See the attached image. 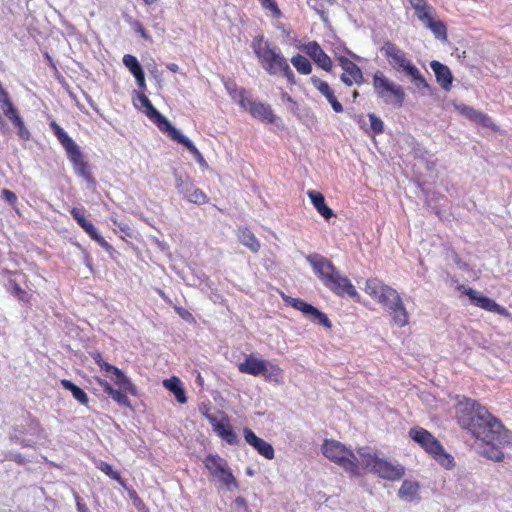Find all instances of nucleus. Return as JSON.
Listing matches in <instances>:
<instances>
[{
  "instance_id": "7",
  "label": "nucleus",
  "mask_w": 512,
  "mask_h": 512,
  "mask_svg": "<svg viewBox=\"0 0 512 512\" xmlns=\"http://www.w3.org/2000/svg\"><path fill=\"white\" fill-rule=\"evenodd\" d=\"M54 135L66 152L67 158L71 162L75 173L85 179L88 183H94V177L91 173L89 163L84 159V155L78 144L64 131V129L55 121L49 123Z\"/></svg>"
},
{
  "instance_id": "25",
  "label": "nucleus",
  "mask_w": 512,
  "mask_h": 512,
  "mask_svg": "<svg viewBox=\"0 0 512 512\" xmlns=\"http://www.w3.org/2000/svg\"><path fill=\"white\" fill-rule=\"evenodd\" d=\"M392 318V323L402 328L409 323V314L405 308L403 300L400 297L396 299L390 306L386 308Z\"/></svg>"
},
{
  "instance_id": "52",
  "label": "nucleus",
  "mask_w": 512,
  "mask_h": 512,
  "mask_svg": "<svg viewBox=\"0 0 512 512\" xmlns=\"http://www.w3.org/2000/svg\"><path fill=\"white\" fill-rule=\"evenodd\" d=\"M357 96H358V92H357V91H355V92L353 93V97H354V98H356Z\"/></svg>"
},
{
  "instance_id": "27",
  "label": "nucleus",
  "mask_w": 512,
  "mask_h": 512,
  "mask_svg": "<svg viewBox=\"0 0 512 512\" xmlns=\"http://www.w3.org/2000/svg\"><path fill=\"white\" fill-rule=\"evenodd\" d=\"M420 483L414 480H404L398 490V496L406 501L419 500Z\"/></svg>"
},
{
  "instance_id": "40",
  "label": "nucleus",
  "mask_w": 512,
  "mask_h": 512,
  "mask_svg": "<svg viewBox=\"0 0 512 512\" xmlns=\"http://www.w3.org/2000/svg\"><path fill=\"white\" fill-rule=\"evenodd\" d=\"M371 130L373 134H381L384 130V123L383 121L377 117L374 113L368 114Z\"/></svg>"
},
{
  "instance_id": "26",
  "label": "nucleus",
  "mask_w": 512,
  "mask_h": 512,
  "mask_svg": "<svg viewBox=\"0 0 512 512\" xmlns=\"http://www.w3.org/2000/svg\"><path fill=\"white\" fill-rule=\"evenodd\" d=\"M430 67L433 70L436 80L444 90H449L452 85L453 76L450 69L439 61H432Z\"/></svg>"
},
{
  "instance_id": "36",
  "label": "nucleus",
  "mask_w": 512,
  "mask_h": 512,
  "mask_svg": "<svg viewBox=\"0 0 512 512\" xmlns=\"http://www.w3.org/2000/svg\"><path fill=\"white\" fill-rule=\"evenodd\" d=\"M123 64L132 75L143 70L137 58L131 54H126L123 56Z\"/></svg>"
},
{
  "instance_id": "29",
  "label": "nucleus",
  "mask_w": 512,
  "mask_h": 512,
  "mask_svg": "<svg viewBox=\"0 0 512 512\" xmlns=\"http://www.w3.org/2000/svg\"><path fill=\"white\" fill-rule=\"evenodd\" d=\"M237 236L240 243L246 246L253 253H257L260 250L261 244L255 234L249 228H239Z\"/></svg>"
},
{
  "instance_id": "39",
  "label": "nucleus",
  "mask_w": 512,
  "mask_h": 512,
  "mask_svg": "<svg viewBox=\"0 0 512 512\" xmlns=\"http://www.w3.org/2000/svg\"><path fill=\"white\" fill-rule=\"evenodd\" d=\"M457 110L459 111V113L465 117H467L469 120L475 122L480 111L474 109L473 107L471 106H468V105H465V104H461L459 106H457Z\"/></svg>"
},
{
  "instance_id": "34",
  "label": "nucleus",
  "mask_w": 512,
  "mask_h": 512,
  "mask_svg": "<svg viewBox=\"0 0 512 512\" xmlns=\"http://www.w3.org/2000/svg\"><path fill=\"white\" fill-rule=\"evenodd\" d=\"M487 448H485L482 452V455L494 462H501L504 459V453L500 449L502 447L498 443L486 444Z\"/></svg>"
},
{
  "instance_id": "6",
  "label": "nucleus",
  "mask_w": 512,
  "mask_h": 512,
  "mask_svg": "<svg viewBox=\"0 0 512 512\" xmlns=\"http://www.w3.org/2000/svg\"><path fill=\"white\" fill-rule=\"evenodd\" d=\"M380 52L391 69L397 73L404 74L418 89H428L429 84L414 65L408 54L396 43L386 40L380 47Z\"/></svg>"
},
{
  "instance_id": "38",
  "label": "nucleus",
  "mask_w": 512,
  "mask_h": 512,
  "mask_svg": "<svg viewBox=\"0 0 512 512\" xmlns=\"http://www.w3.org/2000/svg\"><path fill=\"white\" fill-rule=\"evenodd\" d=\"M12 294L17 297L19 301L28 303L31 300V295L25 291L16 281L11 282Z\"/></svg>"
},
{
  "instance_id": "45",
  "label": "nucleus",
  "mask_w": 512,
  "mask_h": 512,
  "mask_svg": "<svg viewBox=\"0 0 512 512\" xmlns=\"http://www.w3.org/2000/svg\"><path fill=\"white\" fill-rule=\"evenodd\" d=\"M133 76L135 77L139 91L145 92V90L147 89V86H146L144 71L141 70V71L135 73Z\"/></svg>"
},
{
  "instance_id": "8",
  "label": "nucleus",
  "mask_w": 512,
  "mask_h": 512,
  "mask_svg": "<svg viewBox=\"0 0 512 512\" xmlns=\"http://www.w3.org/2000/svg\"><path fill=\"white\" fill-rule=\"evenodd\" d=\"M408 435L442 468L451 470L455 467L454 457L445 450L441 442L427 429L414 426L409 429Z\"/></svg>"
},
{
  "instance_id": "48",
  "label": "nucleus",
  "mask_w": 512,
  "mask_h": 512,
  "mask_svg": "<svg viewBox=\"0 0 512 512\" xmlns=\"http://www.w3.org/2000/svg\"><path fill=\"white\" fill-rule=\"evenodd\" d=\"M134 29L137 33L140 34V36L142 38L149 39V35H148L147 31L145 30V28L143 27V25L140 22H138V21L135 22Z\"/></svg>"
},
{
  "instance_id": "9",
  "label": "nucleus",
  "mask_w": 512,
  "mask_h": 512,
  "mask_svg": "<svg viewBox=\"0 0 512 512\" xmlns=\"http://www.w3.org/2000/svg\"><path fill=\"white\" fill-rule=\"evenodd\" d=\"M357 454L361 458V473L363 469H369L379 478L388 481H398L405 475L403 465L380 458L376 452H371L365 447L358 448Z\"/></svg>"
},
{
  "instance_id": "16",
  "label": "nucleus",
  "mask_w": 512,
  "mask_h": 512,
  "mask_svg": "<svg viewBox=\"0 0 512 512\" xmlns=\"http://www.w3.org/2000/svg\"><path fill=\"white\" fill-rule=\"evenodd\" d=\"M205 418L211 424L213 431L230 445H236L239 442L237 434L234 432L228 415L223 411H218L217 415L204 413Z\"/></svg>"
},
{
  "instance_id": "49",
  "label": "nucleus",
  "mask_w": 512,
  "mask_h": 512,
  "mask_svg": "<svg viewBox=\"0 0 512 512\" xmlns=\"http://www.w3.org/2000/svg\"><path fill=\"white\" fill-rule=\"evenodd\" d=\"M167 69L170 70L171 72L176 73L179 70V66L176 63H169V64H167Z\"/></svg>"
},
{
  "instance_id": "42",
  "label": "nucleus",
  "mask_w": 512,
  "mask_h": 512,
  "mask_svg": "<svg viewBox=\"0 0 512 512\" xmlns=\"http://www.w3.org/2000/svg\"><path fill=\"white\" fill-rule=\"evenodd\" d=\"M475 122L482 125L483 127L490 128L493 131H498V127L493 123L492 119L481 111Z\"/></svg>"
},
{
  "instance_id": "17",
  "label": "nucleus",
  "mask_w": 512,
  "mask_h": 512,
  "mask_svg": "<svg viewBox=\"0 0 512 512\" xmlns=\"http://www.w3.org/2000/svg\"><path fill=\"white\" fill-rule=\"evenodd\" d=\"M457 289L462 294H465L466 296H468V298L470 299L472 304H474L475 306H477L483 310H486L488 312L496 313V314L504 316V317L510 316L509 311L504 306H501L493 299L480 294L477 290H475L471 287H466L464 285H459L457 287Z\"/></svg>"
},
{
  "instance_id": "32",
  "label": "nucleus",
  "mask_w": 512,
  "mask_h": 512,
  "mask_svg": "<svg viewBox=\"0 0 512 512\" xmlns=\"http://www.w3.org/2000/svg\"><path fill=\"white\" fill-rule=\"evenodd\" d=\"M96 468L103 472L109 478L117 481L122 487H125V481L121 477L120 472L113 469V466L105 461L99 460L96 462Z\"/></svg>"
},
{
  "instance_id": "22",
  "label": "nucleus",
  "mask_w": 512,
  "mask_h": 512,
  "mask_svg": "<svg viewBox=\"0 0 512 512\" xmlns=\"http://www.w3.org/2000/svg\"><path fill=\"white\" fill-rule=\"evenodd\" d=\"M242 108L248 111L252 117L262 122L273 124L277 119L269 104L255 101L251 97L247 99Z\"/></svg>"
},
{
  "instance_id": "13",
  "label": "nucleus",
  "mask_w": 512,
  "mask_h": 512,
  "mask_svg": "<svg viewBox=\"0 0 512 512\" xmlns=\"http://www.w3.org/2000/svg\"><path fill=\"white\" fill-rule=\"evenodd\" d=\"M373 88L377 96L388 105L402 107L405 101L404 89L392 82L382 71H376L372 78Z\"/></svg>"
},
{
  "instance_id": "35",
  "label": "nucleus",
  "mask_w": 512,
  "mask_h": 512,
  "mask_svg": "<svg viewBox=\"0 0 512 512\" xmlns=\"http://www.w3.org/2000/svg\"><path fill=\"white\" fill-rule=\"evenodd\" d=\"M253 448L256 449L257 452L264 456L266 459L272 460L275 456L273 446L262 438Z\"/></svg>"
},
{
  "instance_id": "11",
  "label": "nucleus",
  "mask_w": 512,
  "mask_h": 512,
  "mask_svg": "<svg viewBox=\"0 0 512 512\" xmlns=\"http://www.w3.org/2000/svg\"><path fill=\"white\" fill-rule=\"evenodd\" d=\"M238 370L243 374L262 376L266 381L277 384L281 383L283 378V370L278 364L259 359L253 354L248 355L238 364Z\"/></svg>"
},
{
  "instance_id": "44",
  "label": "nucleus",
  "mask_w": 512,
  "mask_h": 512,
  "mask_svg": "<svg viewBox=\"0 0 512 512\" xmlns=\"http://www.w3.org/2000/svg\"><path fill=\"white\" fill-rule=\"evenodd\" d=\"M316 211L326 220L329 221L331 218L335 217V213L333 210L325 204L321 205Z\"/></svg>"
},
{
  "instance_id": "24",
  "label": "nucleus",
  "mask_w": 512,
  "mask_h": 512,
  "mask_svg": "<svg viewBox=\"0 0 512 512\" xmlns=\"http://www.w3.org/2000/svg\"><path fill=\"white\" fill-rule=\"evenodd\" d=\"M310 82L312 83L314 88L316 90H318L319 93L326 98V100L330 103L334 112H336V113L343 112L342 104L337 100V98L334 94V91L331 89L330 85L326 81H324V80L320 79L318 76L314 75L310 78Z\"/></svg>"
},
{
  "instance_id": "15",
  "label": "nucleus",
  "mask_w": 512,
  "mask_h": 512,
  "mask_svg": "<svg viewBox=\"0 0 512 512\" xmlns=\"http://www.w3.org/2000/svg\"><path fill=\"white\" fill-rule=\"evenodd\" d=\"M364 290L373 300L385 308L400 297V294L394 288L378 278L367 279Z\"/></svg>"
},
{
  "instance_id": "47",
  "label": "nucleus",
  "mask_w": 512,
  "mask_h": 512,
  "mask_svg": "<svg viewBox=\"0 0 512 512\" xmlns=\"http://www.w3.org/2000/svg\"><path fill=\"white\" fill-rule=\"evenodd\" d=\"M175 311L182 319L186 321L193 320V315L187 309L183 307H175Z\"/></svg>"
},
{
  "instance_id": "14",
  "label": "nucleus",
  "mask_w": 512,
  "mask_h": 512,
  "mask_svg": "<svg viewBox=\"0 0 512 512\" xmlns=\"http://www.w3.org/2000/svg\"><path fill=\"white\" fill-rule=\"evenodd\" d=\"M203 464L209 476L218 480L228 490L239 487L238 481L233 475L228 462L218 454H208L203 459Z\"/></svg>"
},
{
  "instance_id": "3",
  "label": "nucleus",
  "mask_w": 512,
  "mask_h": 512,
  "mask_svg": "<svg viewBox=\"0 0 512 512\" xmlns=\"http://www.w3.org/2000/svg\"><path fill=\"white\" fill-rule=\"evenodd\" d=\"M251 48L258 63L268 75H281L288 83L295 84L294 72L278 46L273 45L260 34L252 39Z\"/></svg>"
},
{
  "instance_id": "30",
  "label": "nucleus",
  "mask_w": 512,
  "mask_h": 512,
  "mask_svg": "<svg viewBox=\"0 0 512 512\" xmlns=\"http://www.w3.org/2000/svg\"><path fill=\"white\" fill-rule=\"evenodd\" d=\"M224 85L230 97L242 107L249 98L248 92L244 88L238 87L235 81H226Z\"/></svg>"
},
{
  "instance_id": "12",
  "label": "nucleus",
  "mask_w": 512,
  "mask_h": 512,
  "mask_svg": "<svg viewBox=\"0 0 512 512\" xmlns=\"http://www.w3.org/2000/svg\"><path fill=\"white\" fill-rule=\"evenodd\" d=\"M408 2L413 8L417 19L431 30L435 38L446 42L448 40L446 24L434 18V7L430 5L427 0H408Z\"/></svg>"
},
{
  "instance_id": "28",
  "label": "nucleus",
  "mask_w": 512,
  "mask_h": 512,
  "mask_svg": "<svg viewBox=\"0 0 512 512\" xmlns=\"http://www.w3.org/2000/svg\"><path fill=\"white\" fill-rule=\"evenodd\" d=\"M163 386L166 389H168L171 393H173L176 400L180 404H185L187 402L185 389L183 388L182 382L178 377L172 376L169 379L163 380Z\"/></svg>"
},
{
  "instance_id": "37",
  "label": "nucleus",
  "mask_w": 512,
  "mask_h": 512,
  "mask_svg": "<svg viewBox=\"0 0 512 512\" xmlns=\"http://www.w3.org/2000/svg\"><path fill=\"white\" fill-rule=\"evenodd\" d=\"M261 7L271 13L274 18H280L282 12L275 0H258Z\"/></svg>"
},
{
  "instance_id": "33",
  "label": "nucleus",
  "mask_w": 512,
  "mask_h": 512,
  "mask_svg": "<svg viewBox=\"0 0 512 512\" xmlns=\"http://www.w3.org/2000/svg\"><path fill=\"white\" fill-rule=\"evenodd\" d=\"M291 63L298 73L302 75H309L312 72V65L310 61L301 54H296L291 58Z\"/></svg>"
},
{
  "instance_id": "2",
  "label": "nucleus",
  "mask_w": 512,
  "mask_h": 512,
  "mask_svg": "<svg viewBox=\"0 0 512 512\" xmlns=\"http://www.w3.org/2000/svg\"><path fill=\"white\" fill-rule=\"evenodd\" d=\"M94 362L99 366L101 371L106 372L111 380L118 387L115 389L110 382L100 377H95V381L103 388L104 392L109 395L113 401L123 407L131 408V402L128 394L137 396L138 391L136 385L125 375L118 367L106 362L100 352L91 354Z\"/></svg>"
},
{
  "instance_id": "18",
  "label": "nucleus",
  "mask_w": 512,
  "mask_h": 512,
  "mask_svg": "<svg viewBox=\"0 0 512 512\" xmlns=\"http://www.w3.org/2000/svg\"><path fill=\"white\" fill-rule=\"evenodd\" d=\"M175 186L183 198L190 203L203 205L209 201V198L205 192L197 188L189 176H177L175 180Z\"/></svg>"
},
{
  "instance_id": "5",
  "label": "nucleus",
  "mask_w": 512,
  "mask_h": 512,
  "mask_svg": "<svg viewBox=\"0 0 512 512\" xmlns=\"http://www.w3.org/2000/svg\"><path fill=\"white\" fill-rule=\"evenodd\" d=\"M136 97L134 105L137 108H145V115L157 125L160 131L166 133L172 140L182 144L196 159L198 163H203L204 157L197 147L182 133L176 129L152 104L149 98L142 91H135Z\"/></svg>"
},
{
  "instance_id": "43",
  "label": "nucleus",
  "mask_w": 512,
  "mask_h": 512,
  "mask_svg": "<svg viewBox=\"0 0 512 512\" xmlns=\"http://www.w3.org/2000/svg\"><path fill=\"white\" fill-rule=\"evenodd\" d=\"M244 437H245V441L251 445V446H256V444L261 440L260 437H258L251 429L249 428H245L244 429Z\"/></svg>"
},
{
  "instance_id": "50",
  "label": "nucleus",
  "mask_w": 512,
  "mask_h": 512,
  "mask_svg": "<svg viewBox=\"0 0 512 512\" xmlns=\"http://www.w3.org/2000/svg\"><path fill=\"white\" fill-rule=\"evenodd\" d=\"M77 508L79 512H88V508L85 504L77 502Z\"/></svg>"
},
{
  "instance_id": "23",
  "label": "nucleus",
  "mask_w": 512,
  "mask_h": 512,
  "mask_svg": "<svg viewBox=\"0 0 512 512\" xmlns=\"http://www.w3.org/2000/svg\"><path fill=\"white\" fill-rule=\"evenodd\" d=\"M306 54L314 63L326 72H331L333 62L330 56L322 49L317 41H310L304 46Z\"/></svg>"
},
{
  "instance_id": "31",
  "label": "nucleus",
  "mask_w": 512,
  "mask_h": 512,
  "mask_svg": "<svg viewBox=\"0 0 512 512\" xmlns=\"http://www.w3.org/2000/svg\"><path fill=\"white\" fill-rule=\"evenodd\" d=\"M62 387L72 393V396L82 405H87L89 403V397L87 393L75 385L72 381L68 379H62L60 381Z\"/></svg>"
},
{
  "instance_id": "10",
  "label": "nucleus",
  "mask_w": 512,
  "mask_h": 512,
  "mask_svg": "<svg viewBox=\"0 0 512 512\" xmlns=\"http://www.w3.org/2000/svg\"><path fill=\"white\" fill-rule=\"evenodd\" d=\"M323 455L351 476H361V465L356 454L340 441L325 439L321 445Z\"/></svg>"
},
{
  "instance_id": "20",
  "label": "nucleus",
  "mask_w": 512,
  "mask_h": 512,
  "mask_svg": "<svg viewBox=\"0 0 512 512\" xmlns=\"http://www.w3.org/2000/svg\"><path fill=\"white\" fill-rule=\"evenodd\" d=\"M339 66L343 69L340 76L341 81L348 87L354 83L360 85L364 82V77L360 67L344 55H336Z\"/></svg>"
},
{
  "instance_id": "4",
  "label": "nucleus",
  "mask_w": 512,
  "mask_h": 512,
  "mask_svg": "<svg viewBox=\"0 0 512 512\" xmlns=\"http://www.w3.org/2000/svg\"><path fill=\"white\" fill-rule=\"evenodd\" d=\"M307 261L325 287L340 297L349 296L360 302V295L350 279L342 276L340 271L327 258L321 255H309Z\"/></svg>"
},
{
  "instance_id": "46",
  "label": "nucleus",
  "mask_w": 512,
  "mask_h": 512,
  "mask_svg": "<svg viewBox=\"0 0 512 512\" xmlns=\"http://www.w3.org/2000/svg\"><path fill=\"white\" fill-rule=\"evenodd\" d=\"M1 195L9 204H11V205H15L16 204L17 196H16V194L13 191L4 188L1 191Z\"/></svg>"
},
{
  "instance_id": "21",
  "label": "nucleus",
  "mask_w": 512,
  "mask_h": 512,
  "mask_svg": "<svg viewBox=\"0 0 512 512\" xmlns=\"http://www.w3.org/2000/svg\"><path fill=\"white\" fill-rule=\"evenodd\" d=\"M70 214L78 225L89 235V237L97 242L102 248L109 249V243L98 233L95 226L85 218V209L73 207Z\"/></svg>"
},
{
  "instance_id": "41",
  "label": "nucleus",
  "mask_w": 512,
  "mask_h": 512,
  "mask_svg": "<svg viewBox=\"0 0 512 512\" xmlns=\"http://www.w3.org/2000/svg\"><path fill=\"white\" fill-rule=\"evenodd\" d=\"M307 196L309 197L315 209H318L321 205L325 204L324 195L319 191L308 190Z\"/></svg>"
},
{
  "instance_id": "19",
  "label": "nucleus",
  "mask_w": 512,
  "mask_h": 512,
  "mask_svg": "<svg viewBox=\"0 0 512 512\" xmlns=\"http://www.w3.org/2000/svg\"><path fill=\"white\" fill-rule=\"evenodd\" d=\"M284 300L286 304L302 312L304 315L311 316V319L317 322L319 325H322L326 329L332 328V323L328 316L313 305L305 302L300 298L286 297Z\"/></svg>"
},
{
  "instance_id": "51",
  "label": "nucleus",
  "mask_w": 512,
  "mask_h": 512,
  "mask_svg": "<svg viewBox=\"0 0 512 512\" xmlns=\"http://www.w3.org/2000/svg\"><path fill=\"white\" fill-rule=\"evenodd\" d=\"M143 1H144V2H145V4H147V5H151V4L155 3V2H157V0H143Z\"/></svg>"
},
{
  "instance_id": "1",
  "label": "nucleus",
  "mask_w": 512,
  "mask_h": 512,
  "mask_svg": "<svg viewBox=\"0 0 512 512\" xmlns=\"http://www.w3.org/2000/svg\"><path fill=\"white\" fill-rule=\"evenodd\" d=\"M455 418L462 429L485 444L512 446V432L476 400L464 398L459 401L456 405Z\"/></svg>"
}]
</instances>
